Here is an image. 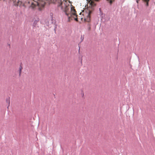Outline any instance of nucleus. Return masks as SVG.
I'll list each match as a JSON object with an SVG mask.
<instances>
[{"label": "nucleus", "mask_w": 155, "mask_h": 155, "mask_svg": "<svg viewBox=\"0 0 155 155\" xmlns=\"http://www.w3.org/2000/svg\"><path fill=\"white\" fill-rule=\"evenodd\" d=\"M6 102L8 104V105L9 106L10 104V101L9 98L6 99Z\"/></svg>", "instance_id": "7ed1b4c3"}, {"label": "nucleus", "mask_w": 155, "mask_h": 155, "mask_svg": "<svg viewBox=\"0 0 155 155\" xmlns=\"http://www.w3.org/2000/svg\"><path fill=\"white\" fill-rule=\"evenodd\" d=\"M81 94L83 97L84 96V93L83 92L81 93Z\"/></svg>", "instance_id": "20e7f679"}, {"label": "nucleus", "mask_w": 155, "mask_h": 155, "mask_svg": "<svg viewBox=\"0 0 155 155\" xmlns=\"http://www.w3.org/2000/svg\"><path fill=\"white\" fill-rule=\"evenodd\" d=\"M22 68L21 66H20L19 68V72L20 76L21 75Z\"/></svg>", "instance_id": "f03ea898"}, {"label": "nucleus", "mask_w": 155, "mask_h": 155, "mask_svg": "<svg viewBox=\"0 0 155 155\" xmlns=\"http://www.w3.org/2000/svg\"><path fill=\"white\" fill-rule=\"evenodd\" d=\"M140 0H136V2L137 3H138V2ZM149 0H142V1L145 2H146V5L147 6H148V2Z\"/></svg>", "instance_id": "f257e3e1"}]
</instances>
